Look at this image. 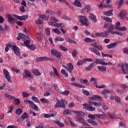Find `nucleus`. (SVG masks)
Listing matches in <instances>:
<instances>
[{"instance_id":"1","label":"nucleus","mask_w":128,"mask_h":128,"mask_svg":"<svg viewBox=\"0 0 128 128\" xmlns=\"http://www.w3.org/2000/svg\"><path fill=\"white\" fill-rule=\"evenodd\" d=\"M93 46L94 48H91L90 50L92 52H94L97 56H100V53L98 50H102V45H98L96 44H94Z\"/></svg>"},{"instance_id":"2","label":"nucleus","mask_w":128,"mask_h":128,"mask_svg":"<svg viewBox=\"0 0 128 128\" xmlns=\"http://www.w3.org/2000/svg\"><path fill=\"white\" fill-rule=\"evenodd\" d=\"M57 102L54 106L55 108H66V100L64 99H61L60 100L58 98H56Z\"/></svg>"},{"instance_id":"3","label":"nucleus","mask_w":128,"mask_h":128,"mask_svg":"<svg viewBox=\"0 0 128 128\" xmlns=\"http://www.w3.org/2000/svg\"><path fill=\"white\" fill-rule=\"evenodd\" d=\"M79 18L80 20H79V22H80V26H88V18L86 16L80 15Z\"/></svg>"},{"instance_id":"4","label":"nucleus","mask_w":128,"mask_h":128,"mask_svg":"<svg viewBox=\"0 0 128 128\" xmlns=\"http://www.w3.org/2000/svg\"><path fill=\"white\" fill-rule=\"evenodd\" d=\"M51 54L52 56H56L58 60H60L62 62V54L60 52L54 49H52L51 50Z\"/></svg>"},{"instance_id":"5","label":"nucleus","mask_w":128,"mask_h":128,"mask_svg":"<svg viewBox=\"0 0 128 128\" xmlns=\"http://www.w3.org/2000/svg\"><path fill=\"white\" fill-rule=\"evenodd\" d=\"M24 102L25 104H28L30 105V106L32 108V110H36V112H38V107L34 104L33 103V102L30 100H25L24 101Z\"/></svg>"},{"instance_id":"6","label":"nucleus","mask_w":128,"mask_h":128,"mask_svg":"<svg viewBox=\"0 0 128 128\" xmlns=\"http://www.w3.org/2000/svg\"><path fill=\"white\" fill-rule=\"evenodd\" d=\"M118 66L122 68V72L124 74L128 73V64H118Z\"/></svg>"},{"instance_id":"7","label":"nucleus","mask_w":128,"mask_h":128,"mask_svg":"<svg viewBox=\"0 0 128 128\" xmlns=\"http://www.w3.org/2000/svg\"><path fill=\"white\" fill-rule=\"evenodd\" d=\"M3 72L5 78H6V80L8 82H12V79L10 78V76L8 71L6 69H4Z\"/></svg>"},{"instance_id":"8","label":"nucleus","mask_w":128,"mask_h":128,"mask_svg":"<svg viewBox=\"0 0 128 128\" xmlns=\"http://www.w3.org/2000/svg\"><path fill=\"white\" fill-rule=\"evenodd\" d=\"M44 60H54L52 58H48V57L46 56L38 58L36 59V61L37 62H44Z\"/></svg>"},{"instance_id":"9","label":"nucleus","mask_w":128,"mask_h":128,"mask_svg":"<svg viewBox=\"0 0 128 128\" xmlns=\"http://www.w3.org/2000/svg\"><path fill=\"white\" fill-rule=\"evenodd\" d=\"M50 22H49L48 24L49 26H54V24H56V22H58V20L54 16L50 18Z\"/></svg>"},{"instance_id":"10","label":"nucleus","mask_w":128,"mask_h":128,"mask_svg":"<svg viewBox=\"0 0 128 128\" xmlns=\"http://www.w3.org/2000/svg\"><path fill=\"white\" fill-rule=\"evenodd\" d=\"M64 68L65 70H68V72H72L74 70V66L71 62L68 64L67 66H64Z\"/></svg>"},{"instance_id":"11","label":"nucleus","mask_w":128,"mask_h":128,"mask_svg":"<svg viewBox=\"0 0 128 128\" xmlns=\"http://www.w3.org/2000/svg\"><path fill=\"white\" fill-rule=\"evenodd\" d=\"M118 16L119 18H121L122 20H124V18L126 16V11L124 10H123L120 11V13L118 14Z\"/></svg>"},{"instance_id":"12","label":"nucleus","mask_w":128,"mask_h":128,"mask_svg":"<svg viewBox=\"0 0 128 128\" xmlns=\"http://www.w3.org/2000/svg\"><path fill=\"white\" fill-rule=\"evenodd\" d=\"M14 16L18 20H26L28 18V15H24L22 16H19L16 14H14Z\"/></svg>"},{"instance_id":"13","label":"nucleus","mask_w":128,"mask_h":128,"mask_svg":"<svg viewBox=\"0 0 128 128\" xmlns=\"http://www.w3.org/2000/svg\"><path fill=\"white\" fill-rule=\"evenodd\" d=\"M89 106H88V110H90V112H94L96 110V108L92 107L94 106V102H88Z\"/></svg>"},{"instance_id":"14","label":"nucleus","mask_w":128,"mask_h":128,"mask_svg":"<svg viewBox=\"0 0 128 128\" xmlns=\"http://www.w3.org/2000/svg\"><path fill=\"white\" fill-rule=\"evenodd\" d=\"M12 50L16 56H20V48L14 45L12 46Z\"/></svg>"},{"instance_id":"15","label":"nucleus","mask_w":128,"mask_h":128,"mask_svg":"<svg viewBox=\"0 0 128 128\" xmlns=\"http://www.w3.org/2000/svg\"><path fill=\"white\" fill-rule=\"evenodd\" d=\"M73 112H74V114H76L77 116L80 117V116H84V112H82V111L74 110Z\"/></svg>"},{"instance_id":"16","label":"nucleus","mask_w":128,"mask_h":128,"mask_svg":"<svg viewBox=\"0 0 128 128\" xmlns=\"http://www.w3.org/2000/svg\"><path fill=\"white\" fill-rule=\"evenodd\" d=\"M88 122H89V124L93 126H98V124L93 120H88Z\"/></svg>"},{"instance_id":"17","label":"nucleus","mask_w":128,"mask_h":128,"mask_svg":"<svg viewBox=\"0 0 128 128\" xmlns=\"http://www.w3.org/2000/svg\"><path fill=\"white\" fill-rule=\"evenodd\" d=\"M76 120L77 122H79L80 124H86V122L84 121V119L82 118L81 116H77L76 118Z\"/></svg>"},{"instance_id":"18","label":"nucleus","mask_w":128,"mask_h":128,"mask_svg":"<svg viewBox=\"0 0 128 128\" xmlns=\"http://www.w3.org/2000/svg\"><path fill=\"white\" fill-rule=\"evenodd\" d=\"M94 66H96V63L92 62L88 66L85 68V70L87 72H88V71L90 70H92V68H94Z\"/></svg>"},{"instance_id":"19","label":"nucleus","mask_w":128,"mask_h":128,"mask_svg":"<svg viewBox=\"0 0 128 128\" xmlns=\"http://www.w3.org/2000/svg\"><path fill=\"white\" fill-rule=\"evenodd\" d=\"M6 16L8 18V22H10V24H14V18L12 17V16L8 14L6 15Z\"/></svg>"},{"instance_id":"20","label":"nucleus","mask_w":128,"mask_h":128,"mask_svg":"<svg viewBox=\"0 0 128 128\" xmlns=\"http://www.w3.org/2000/svg\"><path fill=\"white\" fill-rule=\"evenodd\" d=\"M24 78H30V72L26 70H24Z\"/></svg>"},{"instance_id":"21","label":"nucleus","mask_w":128,"mask_h":128,"mask_svg":"<svg viewBox=\"0 0 128 128\" xmlns=\"http://www.w3.org/2000/svg\"><path fill=\"white\" fill-rule=\"evenodd\" d=\"M95 116L96 118H100L101 120H106V114H95Z\"/></svg>"},{"instance_id":"22","label":"nucleus","mask_w":128,"mask_h":128,"mask_svg":"<svg viewBox=\"0 0 128 128\" xmlns=\"http://www.w3.org/2000/svg\"><path fill=\"white\" fill-rule=\"evenodd\" d=\"M90 18L94 22H98V20H96V16L94 14H90L89 15Z\"/></svg>"},{"instance_id":"23","label":"nucleus","mask_w":128,"mask_h":128,"mask_svg":"<svg viewBox=\"0 0 128 128\" xmlns=\"http://www.w3.org/2000/svg\"><path fill=\"white\" fill-rule=\"evenodd\" d=\"M30 116L28 115V113L24 112V113L20 117V120H26V118H28Z\"/></svg>"},{"instance_id":"24","label":"nucleus","mask_w":128,"mask_h":128,"mask_svg":"<svg viewBox=\"0 0 128 128\" xmlns=\"http://www.w3.org/2000/svg\"><path fill=\"white\" fill-rule=\"evenodd\" d=\"M71 84L72 86H77V88H85L84 86L80 84H78L76 82H72Z\"/></svg>"},{"instance_id":"25","label":"nucleus","mask_w":128,"mask_h":128,"mask_svg":"<svg viewBox=\"0 0 128 128\" xmlns=\"http://www.w3.org/2000/svg\"><path fill=\"white\" fill-rule=\"evenodd\" d=\"M112 90H111L108 89H104L102 92V94H110Z\"/></svg>"},{"instance_id":"26","label":"nucleus","mask_w":128,"mask_h":128,"mask_svg":"<svg viewBox=\"0 0 128 128\" xmlns=\"http://www.w3.org/2000/svg\"><path fill=\"white\" fill-rule=\"evenodd\" d=\"M104 14L105 16H112V14H114L112 10H109L108 12H104Z\"/></svg>"},{"instance_id":"27","label":"nucleus","mask_w":128,"mask_h":128,"mask_svg":"<svg viewBox=\"0 0 128 128\" xmlns=\"http://www.w3.org/2000/svg\"><path fill=\"white\" fill-rule=\"evenodd\" d=\"M97 68L99 72H106V67L104 66H98Z\"/></svg>"},{"instance_id":"28","label":"nucleus","mask_w":128,"mask_h":128,"mask_svg":"<svg viewBox=\"0 0 128 128\" xmlns=\"http://www.w3.org/2000/svg\"><path fill=\"white\" fill-rule=\"evenodd\" d=\"M79 0H76L74 3V6L78 8H82V4L78 1Z\"/></svg>"},{"instance_id":"29","label":"nucleus","mask_w":128,"mask_h":128,"mask_svg":"<svg viewBox=\"0 0 128 128\" xmlns=\"http://www.w3.org/2000/svg\"><path fill=\"white\" fill-rule=\"evenodd\" d=\"M32 72L34 74V76H40L41 74L40 72H38V70H32Z\"/></svg>"},{"instance_id":"30","label":"nucleus","mask_w":128,"mask_h":128,"mask_svg":"<svg viewBox=\"0 0 128 128\" xmlns=\"http://www.w3.org/2000/svg\"><path fill=\"white\" fill-rule=\"evenodd\" d=\"M102 20H106V22H112V18L105 16H102Z\"/></svg>"},{"instance_id":"31","label":"nucleus","mask_w":128,"mask_h":128,"mask_svg":"<svg viewBox=\"0 0 128 128\" xmlns=\"http://www.w3.org/2000/svg\"><path fill=\"white\" fill-rule=\"evenodd\" d=\"M64 39L62 37L58 36L55 38L56 42H64Z\"/></svg>"},{"instance_id":"32","label":"nucleus","mask_w":128,"mask_h":128,"mask_svg":"<svg viewBox=\"0 0 128 128\" xmlns=\"http://www.w3.org/2000/svg\"><path fill=\"white\" fill-rule=\"evenodd\" d=\"M18 36H20L21 40H26L28 38V36H26L24 35V34H23L22 33L18 34Z\"/></svg>"},{"instance_id":"33","label":"nucleus","mask_w":128,"mask_h":128,"mask_svg":"<svg viewBox=\"0 0 128 128\" xmlns=\"http://www.w3.org/2000/svg\"><path fill=\"white\" fill-rule=\"evenodd\" d=\"M61 74H62L65 78H68V74L66 72V71L64 69H62L61 70Z\"/></svg>"},{"instance_id":"34","label":"nucleus","mask_w":128,"mask_h":128,"mask_svg":"<svg viewBox=\"0 0 128 128\" xmlns=\"http://www.w3.org/2000/svg\"><path fill=\"white\" fill-rule=\"evenodd\" d=\"M4 96L7 98H8V100H14V98H16V97L12 96H10V94H6L4 95Z\"/></svg>"},{"instance_id":"35","label":"nucleus","mask_w":128,"mask_h":128,"mask_svg":"<svg viewBox=\"0 0 128 128\" xmlns=\"http://www.w3.org/2000/svg\"><path fill=\"white\" fill-rule=\"evenodd\" d=\"M114 98L117 104H122V102H120V97L118 96H116L114 97Z\"/></svg>"},{"instance_id":"36","label":"nucleus","mask_w":128,"mask_h":128,"mask_svg":"<svg viewBox=\"0 0 128 128\" xmlns=\"http://www.w3.org/2000/svg\"><path fill=\"white\" fill-rule=\"evenodd\" d=\"M56 124L60 128H64V124L62 123L58 120L56 122Z\"/></svg>"},{"instance_id":"37","label":"nucleus","mask_w":128,"mask_h":128,"mask_svg":"<svg viewBox=\"0 0 128 128\" xmlns=\"http://www.w3.org/2000/svg\"><path fill=\"white\" fill-rule=\"evenodd\" d=\"M24 44L25 46L28 48L30 44V40H24Z\"/></svg>"},{"instance_id":"38","label":"nucleus","mask_w":128,"mask_h":128,"mask_svg":"<svg viewBox=\"0 0 128 128\" xmlns=\"http://www.w3.org/2000/svg\"><path fill=\"white\" fill-rule=\"evenodd\" d=\"M58 92H59L60 94H64V96H68L70 94V91L68 90H65L64 92L62 91H60V90H57Z\"/></svg>"},{"instance_id":"39","label":"nucleus","mask_w":128,"mask_h":128,"mask_svg":"<svg viewBox=\"0 0 128 128\" xmlns=\"http://www.w3.org/2000/svg\"><path fill=\"white\" fill-rule=\"evenodd\" d=\"M95 62H96V64H102V66H104V64H106V62H102L98 60V58L96 60Z\"/></svg>"},{"instance_id":"40","label":"nucleus","mask_w":128,"mask_h":128,"mask_svg":"<svg viewBox=\"0 0 128 128\" xmlns=\"http://www.w3.org/2000/svg\"><path fill=\"white\" fill-rule=\"evenodd\" d=\"M96 36H100V38H104V32H98L95 34Z\"/></svg>"},{"instance_id":"41","label":"nucleus","mask_w":128,"mask_h":128,"mask_svg":"<svg viewBox=\"0 0 128 128\" xmlns=\"http://www.w3.org/2000/svg\"><path fill=\"white\" fill-rule=\"evenodd\" d=\"M22 109H20V108H18L16 109V114H18L19 116L20 114H22Z\"/></svg>"},{"instance_id":"42","label":"nucleus","mask_w":128,"mask_h":128,"mask_svg":"<svg viewBox=\"0 0 128 128\" xmlns=\"http://www.w3.org/2000/svg\"><path fill=\"white\" fill-rule=\"evenodd\" d=\"M84 62V59L82 60H79L77 63L76 64L78 66H82Z\"/></svg>"},{"instance_id":"43","label":"nucleus","mask_w":128,"mask_h":128,"mask_svg":"<svg viewBox=\"0 0 128 128\" xmlns=\"http://www.w3.org/2000/svg\"><path fill=\"white\" fill-rule=\"evenodd\" d=\"M28 48H29L31 50H36V46L34 45V44L29 45Z\"/></svg>"},{"instance_id":"44","label":"nucleus","mask_w":128,"mask_h":128,"mask_svg":"<svg viewBox=\"0 0 128 128\" xmlns=\"http://www.w3.org/2000/svg\"><path fill=\"white\" fill-rule=\"evenodd\" d=\"M54 116V114H44V118H52Z\"/></svg>"},{"instance_id":"45","label":"nucleus","mask_w":128,"mask_h":128,"mask_svg":"<svg viewBox=\"0 0 128 128\" xmlns=\"http://www.w3.org/2000/svg\"><path fill=\"white\" fill-rule=\"evenodd\" d=\"M110 34H118V36H122V34L121 32H112L110 31Z\"/></svg>"},{"instance_id":"46","label":"nucleus","mask_w":128,"mask_h":128,"mask_svg":"<svg viewBox=\"0 0 128 128\" xmlns=\"http://www.w3.org/2000/svg\"><path fill=\"white\" fill-rule=\"evenodd\" d=\"M40 18L44 20H48V18H46V15H40Z\"/></svg>"},{"instance_id":"47","label":"nucleus","mask_w":128,"mask_h":128,"mask_svg":"<svg viewBox=\"0 0 128 128\" xmlns=\"http://www.w3.org/2000/svg\"><path fill=\"white\" fill-rule=\"evenodd\" d=\"M59 48L61 50H62L63 52L68 51V48H66V47H64L62 45H60Z\"/></svg>"},{"instance_id":"48","label":"nucleus","mask_w":128,"mask_h":128,"mask_svg":"<svg viewBox=\"0 0 128 128\" xmlns=\"http://www.w3.org/2000/svg\"><path fill=\"white\" fill-rule=\"evenodd\" d=\"M14 104H20V99L18 98H14Z\"/></svg>"},{"instance_id":"49","label":"nucleus","mask_w":128,"mask_h":128,"mask_svg":"<svg viewBox=\"0 0 128 128\" xmlns=\"http://www.w3.org/2000/svg\"><path fill=\"white\" fill-rule=\"evenodd\" d=\"M32 100H34L36 102H40V100L36 97L33 96L32 97Z\"/></svg>"},{"instance_id":"50","label":"nucleus","mask_w":128,"mask_h":128,"mask_svg":"<svg viewBox=\"0 0 128 128\" xmlns=\"http://www.w3.org/2000/svg\"><path fill=\"white\" fill-rule=\"evenodd\" d=\"M124 0H120L119 2L118 3V8H120L122 6V4H124Z\"/></svg>"},{"instance_id":"51","label":"nucleus","mask_w":128,"mask_h":128,"mask_svg":"<svg viewBox=\"0 0 128 128\" xmlns=\"http://www.w3.org/2000/svg\"><path fill=\"white\" fill-rule=\"evenodd\" d=\"M62 18L63 20H71L70 18V17L66 15H63L62 16Z\"/></svg>"},{"instance_id":"52","label":"nucleus","mask_w":128,"mask_h":128,"mask_svg":"<svg viewBox=\"0 0 128 128\" xmlns=\"http://www.w3.org/2000/svg\"><path fill=\"white\" fill-rule=\"evenodd\" d=\"M94 98H97L98 100H100V102H102V100H102V96H98V95H94Z\"/></svg>"},{"instance_id":"53","label":"nucleus","mask_w":128,"mask_h":128,"mask_svg":"<svg viewBox=\"0 0 128 128\" xmlns=\"http://www.w3.org/2000/svg\"><path fill=\"white\" fill-rule=\"evenodd\" d=\"M120 22H117L116 26H115V28L117 30H118V28H120Z\"/></svg>"},{"instance_id":"54","label":"nucleus","mask_w":128,"mask_h":128,"mask_svg":"<svg viewBox=\"0 0 128 128\" xmlns=\"http://www.w3.org/2000/svg\"><path fill=\"white\" fill-rule=\"evenodd\" d=\"M53 70L54 72V74H56V76H58L57 78H58V70H56V68L54 67L53 68Z\"/></svg>"},{"instance_id":"55","label":"nucleus","mask_w":128,"mask_h":128,"mask_svg":"<svg viewBox=\"0 0 128 128\" xmlns=\"http://www.w3.org/2000/svg\"><path fill=\"white\" fill-rule=\"evenodd\" d=\"M53 32H56V34H62L60 31V30L58 28H56L53 30Z\"/></svg>"},{"instance_id":"56","label":"nucleus","mask_w":128,"mask_h":128,"mask_svg":"<svg viewBox=\"0 0 128 128\" xmlns=\"http://www.w3.org/2000/svg\"><path fill=\"white\" fill-rule=\"evenodd\" d=\"M62 23H56L53 25V26H56V28H60L62 26Z\"/></svg>"},{"instance_id":"57","label":"nucleus","mask_w":128,"mask_h":128,"mask_svg":"<svg viewBox=\"0 0 128 128\" xmlns=\"http://www.w3.org/2000/svg\"><path fill=\"white\" fill-rule=\"evenodd\" d=\"M118 30H121L122 32L126 30V26L120 27L118 28Z\"/></svg>"},{"instance_id":"58","label":"nucleus","mask_w":128,"mask_h":128,"mask_svg":"<svg viewBox=\"0 0 128 128\" xmlns=\"http://www.w3.org/2000/svg\"><path fill=\"white\" fill-rule=\"evenodd\" d=\"M82 92L84 94H86V96H90V92L88 91L84 90H82Z\"/></svg>"},{"instance_id":"59","label":"nucleus","mask_w":128,"mask_h":128,"mask_svg":"<svg viewBox=\"0 0 128 128\" xmlns=\"http://www.w3.org/2000/svg\"><path fill=\"white\" fill-rule=\"evenodd\" d=\"M46 34H48V36H50V30L49 28H48L46 29Z\"/></svg>"},{"instance_id":"60","label":"nucleus","mask_w":128,"mask_h":128,"mask_svg":"<svg viewBox=\"0 0 128 128\" xmlns=\"http://www.w3.org/2000/svg\"><path fill=\"white\" fill-rule=\"evenodd\" d=\"M26 126H28V128H30L32 124H30V119H27L26 120Z\"/></svg>"},{"instance_id":"61","label":"nucleus","mask_w":128,"mask_h":128,"mask_svg":"<svg viewBox=\"0 0 128 128\" xmlns=\"http://www.w3.org/2000/svg\"><path fill=\"white\" fill-rule=\"evenodd\" d=\"M20 10L22 12H26V10H24V6H20Z\"/></svg>"},{"instance_id":"62","label":"nucleus","mask_w":128,"mask_h":128,"mask_svg":"<svg viewBox=\"0 0 128 128\" xmlns=\"http://www.w3.org/2000/svg\"><path fill=\"white\" fill-rule=\"evenodd\" d=\"M92 60H93L92 58H84V62H92Z\"/></svg>"},{"instance_id":"63","label":"nucleus","mask_w":128,"mask_h":128,"mask_svg":"<svg viewBox=\"0 0 128 128\" xmlns=\"http://www.w3.org/2000/svg\"><path fill=\"white\" fill-rule=\"evenodd\" d=\"M114 25H111L110 26L108 27V30H110V32H112L114 30Z\"/></svg>"},{"instance_id":"64","label":"nucleus","mask_w":128,"mask_h":128,"mask_svg":"<svg viewBox=\"0 0 128 128\" xmlns=\"http://www.w3.org/2000/svg\"><path fill=\"white\" fill-rule=\"evenodd\" d=\"M123 52L124 54H128V48H126L123 49Z\"/></svg>"}]
</instances>
